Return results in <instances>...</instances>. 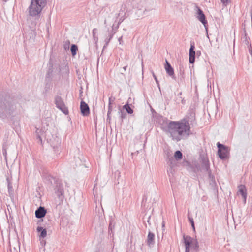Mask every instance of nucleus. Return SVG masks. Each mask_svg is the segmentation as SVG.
Returning a JSON list of instances; mask_svg holds the SVG:
<instances>
[{
	"mask_svg": "<svg viewBox=\"0 0 252 252\" xmlns=\"http://www.w3.org/2000/svg\"><path fill=\"white\" fill-rule=\"evenodd\" d=\"M131 5L133 8L137 9L138 11L142 10L143 7L141 0H132Z\"/></svg>",
	"mask_w": 252,
	"mask_h": 252,
	"instance_id": "obj_16",
	"label": "nucleus"
},
{
	"mask_svg": "<svg viewBox=\"0 0 252 252\" xmlns=\"http://www.w3.org/2000/svg\"><path fill=\"white\" fill-rule=\"evenodd\" d=\"M183 240L185 246V252H189L190 248L192 249L195 252H198L199 246L196 239L184 235Z\"/></svg>",
	"mask_w": 252,
	"mask_h": 252,
	"instance_id": "obj_2",
	"label": "nucleus"
},
{
	"mask_svg": "<svg viewBox=\"0 0 252 252\" xmlns=\"http://www.w3.org/2000/svg\"><path fill=\"white\" fill-rule=\"evenodd\" d=\"M115 98L113 97H110L109 98V104L108 108H109V110H110V108H112L111 104L115 101Z\"/></svg>",
	"mask_w": 252,
	"mask_h": 252,
	"instance_id": "obj_24",
	"label": "nucleus"
},
{
	"mask_svg": "<svg viewBox=\"0 0 252 252\" xmlns=\"http://www.w3.org/2000/svg\"><path fill=\"white\" fill-rule=\"evenodd\" d=\"M245 42L246 44H248L249 42H248V41L247 40V37H246V38H245Z\"/></svg>",
	"mask_w": 252,
	"mask_h": 252,
	"instance_id": "obj_36",
	"label": "nucleus"
},
{
	"mask_svg": "<svg viewBox=\"0 0 252 252\" xmlns=\"http://www.w3.org/2000/svg\"><path fill=\"white\" fill-rule=\"evenodd\" d=\"M179 94H180V95H181V94H182V93H179Z\"/></svg>",
	"mask_w": 252,
	"mask_h": 252,
	"instance_id": "obj_44",
	"label": "nucleus"
},
{
	"mask_svg": "<svg viewBox=\"0 0 252 252\" xmlns=\"http://www.w3.org/2000/svg\"><path fill=\"white\" fill-rule=\"evenodd\" d=\"M161 129L166 133H169L173 140L180 141V137L188 132L189 127L184 123L169 121L166 118L160 117L158 119Z\"/></svg>",
	"mask_w": 252,
	"mask_h": 252,
	"instance_id": "obj_1",
	"label": "nucleus"
},
{
	"mask_svg": "<svg viewBox=\"0 0 252 252\" xmlns=\"http://www.w3.org/2000/svg\"><path fill=\"white\" fill-rule=\"evenodd\" d=\"M194 48H195L194 44H191L190 48V49H189V53L192 52H195Z\"/></svg>",
	"mask_w": 252,
	"mask_h": 252,
	"instance_id": "obj_27",
	"label": "nucleus"
},
{
	"mask_svg": "<svg viewBox=\"0 0 252 252\" xmlns=\"http://www.w3.org/2000/svg\"><path fill=\"white\" fill-rule=\"evenodd\" d=\"M155 244V234L151 232H149L147 239V244L149 247H152Z\"/></svg>",
	"mask_w": 252,
	"mask_h": 252,
	"instance_id": "obj_15",
	"label": "nucleus"
},
{
	"mask_svg": "<svg viewBox=\"0 0 252 252\" xmlns=\"http://www.w3.org/2000/svg\"><path fill=\"white\" fill-rule=\"evenodd\" d=\"M126 67H127V66H125L123 67V69L124 71H125L126 70Z\"/></svg>",
	"mask_w": 252,
	"mask_h": 252,
	"instance_id": "obj_38",
	"label": "nucleus"
},
{
	"mask_svg": "<svg viewBox=\"0 0 252 252\" xmlns=\"http://www.w3.org/2000/svg\"><path fill=\"white\" fill-rule=\"evenodd\" d=\"M51 178L53 179L55 181V178H53V177H50Z\"/></svg>",
	"mask_w": 252,
	"mask_h": 252,
	"instance_id": "obj_40",
	"label": "nucleus"
},
{
	"mask_svg": "<svg viewBox=\"0 0 252 252\" xmlns=\"http://www.w3.org/2000/svg\"><path fill=\"white\" fill-rule=\"evenodd\" d=\"M188 220H189V221L190 222V223H191V224L193 225V223H194V220H193V218L190 217L189 216H188Z\"/></svg>",
	"mask_w": 252,
	"mask_h": 252,
	"instance_id": "obj_29",
	"label": "nucleus"
},
{
	"mask_svg": "<svg viewBox=\"0 0 252 252\" xmlns=\"http://www.w3.org/2000/svg\"><path fill=\"white\" fill-rule=\"evenodd\" d=\"M8 192L9 193L12 192L13 191L12 190V186L10 183H8Z\"/></svg>",
	"mask_w": 252,
	"mask_h": 252,
	"instance_id": "obj_28",
	"label": "nucleus"
},
{
	"mask_svg": "<svg viewBox=\"0 0 252 252\" xmlns=\"http://www.w3.org/2000/svg\"><path fill=\"white\" fill-rule=\"evenodd\" d=\"M95 186H94V189H93V190H94V188H95Z\"/></svg>",
	"mask_w": 252,
	"mask_h": 252,
	"instance_id": "obj_43",
	"label": "nucleus"
},
{
	"mask_svg": "<svg viewBox=\"0 0 252 252\" xmlns=\"http://www.w3.org/2000/svg\"><path fill=\"white\" fill-rule=\"evenodd\" d=\"M189 62L191 63H193L195 62V52H192L189 53Z\"/></svg>",
	"mask_w": 252,
	"mask_h": 252,
	"instance_id": "obj_18",
	"label": "nucleus"
},
{
	"mask_svg": "<svg viewBox=\"0 0 252 252\" xmlns=\"http://www.w3.org/2000/svg\"><path fill=\"white\" fill-rule=\"evenodd\" d=\"M119 24L120 23H118V25L116 26H115V25L113 24L111 28H108L107 33L105 35V38L104 39L105 45L104 47L107 46L108 45L114 35L117 32L119 28Z\"/></svg>",
	"mask_w": 252,
	"mask_h": 252,
	"instance_id": "obj_6",
	"label": "nucleus"
},
{
	"mask_svg": "<svg viewBox=\"0 0 252 252\" xmlns=\"http://www.w3.org/2000/svg\"><path fill=\"white\" fill-rule=\"evenodd\" d=\"M201 168L208 173V176L210 179L213 178V176L211 174V171L210 169V162L208 158L206 157H201Z\"/></svg>",
	"mask_w": 252,
	"mask_h": 252,
	"instance_id": "obj_8",
	"label": "nucleus"
},
{
	"mask_svg": "<svg viewBox=\"0 0 252 252\" xmlns=\"http://www.w3.org/2000/svg\"><path fill=\"white\" fill-rule=\"evenodd\" d=\"M112 111V108H110V110H109V108H108V113H107V117L108 118L110 117V115L111 114V112Z\"/></svg>",
	"mask_w": 252,
	"mask_h": 252,
	"instance_id": "obj_31",
	"label": "nucleus"
},
{
	"mask_svg": "<svg viewBox=\"0 0 252 252\" xmlns=\"http://www.w3.org/2000/svg\"><path fill=\"white\" fill-rule=\"evenodd\" d=\"M195 114L193 112L190 111V112L188 113V114L184 119H182L179 121H178V122L180 123H184L187 126H188V127H189V130L188 132H187V133L185 134L184 136H181L180 140L187 138L189 135H190L191 134L189 123H193L195 121Z\"/></svg>",
	"mask_w": 252,
	"mask_h": 252,
	"instance_id": "obj_3",
	"label": "nucleus"
},
{
	"mask_svg": "<svg viewBox=\"0 0 252 252\" xmlns=\"http://www.w3.org/2000/svg\"><path fill=\"white\" fill-rule=\"evenodd\" d=\"M115 227V223L113 220H111L109 222V232H111V233H113V230Z\"/></svg>",
	"mask_w": 252,
	"mask_h": 252,
	"instance_id": "obj_22",
	"label": "nucleus"
},
{
	"mask_svg": "<svg viewBox=\"0 0 252 252\" xmlns=\"http://www.w3.org/2000/svg\"><path fill=\"white\" fill-rule=\"evenodd\" d=\"M138 11H137V12H136V14H137V15H137V17H140L141 16H142V15L144 14V11H143V13H142V14H140V15H138Z\"/></svg>",
	"mask_w": 252,
	"mask_h": 252,
	"instance_id": "obj_34",
	"label": "nucleus"
},
{
	"mask_svg": "<svg viewBox=\"0 0 252 252\" xmlns=\"http://www.w3.org/2000/svg\"><path fill=\"white\" fill-rule=\"evenodd\" d=\"M180 75H181V77H182V78H183V77H183L184 72H183V71H182L181 69H180Z\"/></svg>",
	"mask_w": 252,
	"mask_h": 252,
	"instance_id": "obj_35",
	"label": "nucleus"
},
{
	"mask_svg": "<svg viewBox=\"0 0 252 252\" xmlns=\"http://www.w3.org/2000/svg\"><path fill=\"white\" fill-rule=\"evenodd\" d=\"M191 226H192V227L193 229L194 230H195V226H194V223H193V224H191Z\"/></svg>",
	"mask_w": 252,
	"mask_h": 252,
	"instance_id": "obj_39",
	"label": "nucleus"
},
{
	"mask_svg": "<svg viewBox=\"0 0 252 252\" xmlns=\"http://www.w3.org/2000/svg\"><path fill=\"white\" fill-rule=\"evenodd\" d=\"M54 102L57 108L60 109L63 113L65 115L68 114V110L65 106L61 96L59 95L55 96Z\"/></svg>",
	"mask_w": 252,
	"mask_h": 252,
	"instance_id": "obj_7",
	"label": "nucleus"
},
{
	"mask_svg": "<svg viewBox=\"0 0 252 252\" xmlns=\"http://www.w3.org/2000/svg\"><path fill=\"white\" fill-rule=\"evenodd\" d=\"M44 5H41L39 2L32 0L29 6V14L32 16H36L40 14Z\"/></svg>",
	"mask_w": 252,
	"mask_h": 252,
	"instance_id": "obj_4",
	"label": "nucleus"
},
{
	"mask_svg": "<svg viewBox=\"0 0 252 252\" xmlns=\"http://www.w3.org/2000/svg\"><path fill=\"white\" fill-rule=\"evenodd\" d=\"M37 231L38 232H40V237L45 238L47 236L46 229L43 228L42 227L38 226L37 228Z\"/></svg>",
	"mask_w": 252,
	"mask_h": 252,
	"instance_id": "obj_17",
	"label": "nucleus"
},
{
	"mask_svg": "<svg viewBox=\"0 0 252 252\" xmlns=\"http://www.w3.org/2000/svg\"><path fill=\"white\" fill-rule=\"evenodd\" d=\"M221 1L223 4L227 3L228 0H221Z\"/></svg>",
	"mask_w": 252,
	"mask_h": 252,
	"instance_id": "obj_33",
	"label": "nucleus"
},
{
	"mask_svg": "<svg viewBox=\"0 0 252 252\" xmlns=\"http://www.w3.org/2000/svg\"><path fill=\"white\" fill-rule=\"evenodd\" d=\"M104 24L106 25V19L104 20Z\"/></svg>",
	"mask_w": 252,
	"mask_h": 252,
	"instance_id": "obj_41",
	"label": "nucleus"
},
{
	"mask_svg": "<svg viewBox=\"0 0 252 252\" xmlns=\"http://www.w3.org/2000/svg\"><path fill=\"white\" fill-rule=\"evenodd\" d=\"M121 117H122V118H124L125 117L124 116V115H123V114H122V115H121Z\"/></svg>",
	"mask_w": 252,
	"mask_h": 252,
	"instance_id": "obj_42",
	"label": "nucleus"
},
{
	"mask_svg": "<svg viewBox=\"0 0 252 252\" xmlns=\"http://www.w3.org/2000/svg\"><path fill=\"white\" fill-rule=\"evenodd\" d=\"M123 108H124V109H125L126 110V111L128 114H132L133 112V110L131 108V107L129 106V105L128 103L125 104L123 106Z\"/></svg>",
	"mask_w": 252,
	"mask_h": 252,
	"instance_id": "obj_20",
	"label": "nucleus"
},
{
	"mask_svg": "<svg viewBox=\"0 0 252 252\" xmlns=\"http://www.w3.org/2000/svg\"><path fill=\"white\" fill-rule=\"evenodd\" d=\"M78 50L77 46L75 44H72L71 46L70 50L73 56H75L77 53Z\"/></svg>",
	"mask_w": 252,
	"mask_h": 252,
	"instance_id": "obj_19",
	"label": "nucleus"
},
{
	"mask_svg": "<svg viewBox=\"0 0 252 252\" xmlns=\"http://www.w3.org/2000/svg\"><path fill=\"white\" fill-rule=\"evenodd\" d=\"M118 41L120 44H122L123 43V36H121L118 38Z\"/></svg>",
	"mask_w": 252,
	"mask_h": 252,
	"instance_id": "obj_30",
	"label": "nucleus"
},
{
	"mask_svg": "<svg viewBox=\"0 0 252 252\" xmlns=\"http://www.w3.org/2000/svg\"><path fill=\"white\" fill-rule=\"evenodd\" d=\"M162 227L163 228L165 227V222H164V221H162Z\"/></svg>",
	"mask_w": 252,
	"mask_h": 252,
	"instance_id": "obj_37",
	"label": "nucleus"
},
{
	"mask_svg": "<svg viewBox=\"0 0 252 252\" xmlns=\"http://www.w3.org/2000/svg\"><path fill=\"white\" fill-rule=\"evenodd\" d=\"M93 37L95 43H97L98 40V37L96 36V29H94L92 32Z\"/></svg>",
	"mask_w": 252,
	"mask_h": 252,
	"instance_id": "obj_23",
	"label": "nucleus"
},
{
	"mask_svg": "<svg viewBox=\"0 0 252 252\" xmlns=\"http://www.w3.org/2000/svg\"><path fill=\"white\" fill-rule=\"evenodd\" d=\"M196 8L197 9L196 18L204 25L206 31H207L206 27L207 21L206 19L205 16L202 10L199 7H197Z\"/></svg>",
	"mask_w": 252,
	"mask_h": 252,
	"instance_id": "obj_9",
	"label": "nucleus"
},
{
	"mask_svg": "<svg viewBox=\"0 0 252 252\" xmlns=\"http://www.w3.org/2000/svg\"><path fill=\"white\" fill-rule=\"evenodd\" d=\"M39 130L37 129L36 131V135H37V138L39 140V141H40L41 143H42V139H41L40 135L39 134V132H38Z\"/></svg>",
	"mask_w": 252,
	"mask_h": 252,
	"instance_id": "obj_26",
	"label": "nucleus"
},
{
	"mask_svg": "<svg viewBox=\"0 0 252 252\" xmlns=\"http://www.w3.org/2000/svg\"><path fill=\"white\" fill-rule=\"evenodd\" d=\"M80 110L82 115L87 116L90 114V109L87 103L82 101L80 103Z\"/></svg>",
	"mask_w": 252,
	"mask_h": 252,
	"instance_id": "obj_12",
	"label": "nucleus"
},
{
	"mask_svg": "<svg viewBox=\"0 0 252 252\" xmlns=\"http://www.w3.org/2000/svg\"><path fill=\"white\" fill-rule=\"evenodd\" d=\"M182 153L180 151H177L174 154V157L177 160H179L182 158Z\"/></svg>",
	"mask_w": 252,
	"mask_h": 252,
	"instance_id": "obj_21",
	"label": "nucleus"
},
{
	"mask_svg": "<svg viewBox=\"0 0 252 252\" xmlns=\"http://www.w3.org/2000/svg\"><path fill=\"white\" fill-rule=\"evenodd\" d=\"M217 147L218 148V155L219 158L222 160H225L229 157V148L219 142H218Z\"/></svg>",
	"mask_w": 252,
	"mask_h": 252,
	"instance_id": "obj_5",
	"label": "nucleus"
},
{
	"mask_svg": "<svg viewBox=\"0 0 252 252\" xmlns=\"http://www.w3.org/2000/svg\"><path fill=\"white\" fill-rule=\"evenodd\" d=\"M153 77H154V79H155V81L156 82V84H157V86H158L159 89L160 90V85H159V81L158 80L157 77H156V76L155 75V74L154 73H153Z\"/></svg>",
	"mask_w": 252,
	"mask_h": 252,
	"instance_id": "obj_25",
	"label": "nucleus"
},
{
	"mask_svg": "<svg viewBox=\"0 0 252 252\" xmlns=\"http://www.w3.org/2000/svg\"><path fill=\"white\" fill-rule=\"evenodd\" d=\"M249 51L250 54L252 56V49L251 45L249 46Z\"/></svg>",
	"mask_w": 252,
	"mask_h": 252,
	"instance_id": "obj_32",
	"label": "nucleus"
},
{
	"mask_svg": "<svg viewBox=\"0 0 252 252\" xmlns=\"http://www.w3.org/2000/svg\"><path fill=\"white\" fill-rule=\"evenodd\" d=\"M54 190L55 193L59 198L63 196L64 192V190L62 184L60 182H57L56 183V187L55 188Z\"/></svg>",
	"mask_w": 252,
	"mask_h": 252,
	"instance_id": "obj_11",
	"label": "nucleus"
},
{
	"mask_svg": "<svg viewBox=\"0 0 252 252\" xmlns=\"http://www.w3.org/2000/svg\"><path fill=\"white\" fill-rule=\"evenodd\" d=\"M238 193L242 195L244 199V201L245 203L246 201L247 193L246 187L244 185H240L238 186Z\"/></svg>",
	"mask_w": 252,
	"mask_h": 252,
	"instance_id": "obj_13",
	"label": "nucleus"
},
{
	"mask_svg": "<svg viewBox=\"0 0 252 252\" xmlns=\"http://www.w3.org/2000/svg\"><path fill=\"white\" fill-rule=\"evenodd\" d=\"M46 213V210L43 207H39L35 211V217L40 219L44 217Z\"/></svg>",
	"mask_w": 252,
	"mask_h": 252,
	"instance_id": "obj_14",
	"label": "nucleus"
},
{
	"mask_svg": "<svg viewBox=\"0 0 252 252\" xmlns=\"http://www.w3.org/2000/svg\"><path fill=\"white\" fill-rule=\"evenodd\" d=\"M165 69L169 76H170L174 80H176V77H175L174 74V69L167 61H166Z\"/></svg>",
	"mask_w": 252,
	"mask_h": 252,
	"instance_id": "obj_10",
	"label": "nucleus"
}]
</instances>
